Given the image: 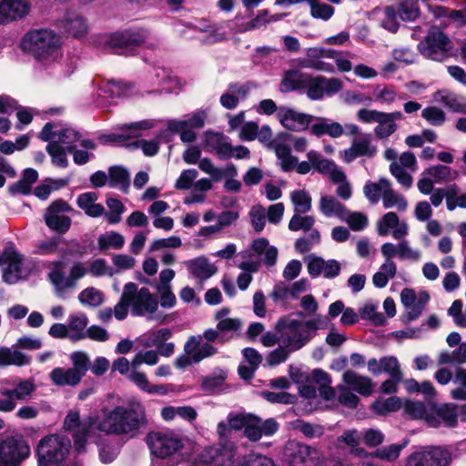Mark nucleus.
Returning <instances> with one entry per match:
<instances>
[{"label": "nucleus", "mask_w": 466, "mask_h": 466, "mask_svg": "<svg viewBox=\"0 0 466 466\" xmlns=\"http://www.w3.org/2000/svg\"><path fill=\"white\" fill-rule=\"evenodd\" d=\"M304 80V88L311 100L321 99L324 95H333L342 88V82L338 78H326L321 76H312L308 74Z\"/></svg>", "instance_id": "a211bd4d"}, {"label": "nucleus", "mask_w": 466, "mask_h": 466, "mask_svg": "<svg viewBox=\"0 0 466 466\" xmlns=\"http://www.w3.org/2000/svg\"><path fill=\"white\" fill-rule=\"evenodd\" d=\"M435 100L442 103L453 112H462L465 104L461 97L448 91H439L434 95Z\"/></svg>", "instance_id": "bf43d9fd"}, {"label": "nucleus", "mask_w": 466, "mask_h": 466, "mask_svg": "<svg viewBox=\"0 0 466 466\" xmlns=\"http://www.w3.org/2000/svg\"><path fill=\"white\" fill-rule=\"evenodd\" d=\"M30 453V446L20 433L0 439V466H20Z\"/></svg>", "instance_id": "1a4fd4ad"}, {"label": "nucleus", "mask_w": 466, "mask_h": 466, "mask_svg": "<svg viewBox=\"0 0 466 466\" xmlns=\"http://www.w3.org/2000/svg\"><path fill=\"white\" fill-rule=\"evenodd\" d=\"M431 419L440 421L436 426L444 425L449 428H453L458 423L457 405L453 403H444L437 405L434 408V414L431 415Z\"/></svg>", "instance_id": "c9c22d12"}, {"label": "nucleus", "mask_w": 466, "mask_h": 466, "mask_svg": "<svg viewBox=\"0 0 466 466\" xmlns=\"http://www.w3.org/2000/svg\"><path fill=\"white\" fill-rule=\"evenodd\" d=\"M400 242L395 245L391 242H386L381 245L380 252L385 261H393L392 258L397 257L400 260L419 261L421 258V252L418 249H413L409 241L404 238L399 239Z\"/></svg>", "instance_id": "5701e85b"}, {"label": "nucleus", "mask_w": 466, "mask_h": 466, "mask_svg": "<svg viewBox=\"0 0 466 466\" xmlns=\"http://www.w3.org/2000/svg\"><path fill=\"white\" fill-rule=\"evenodd\" d=\"M307 158L320 174L327 176L332 183H339L345 177L344 171L330 159L324 158L322 155L315 150L307 153Z\"/></svg>", "instance_id": "b1692460"}, {"label": "nucleus", "mask_w": 466, "mask_h": 466, "mask_svg": "<svg viewBox=\"0 0 466 466\" xmlns=\"http://www.w3.org/2000/svg\"><path fill=\"white\" fill-rule=\"evenodd\" d=\"M151 127H153V123L150 120L135 122L123 126L121 132L109 135L107 137L113 143H122L129 138L138 137L140 131L150 129Z\"/></svg>", "instance_id": "f704fd0d"}, {"label": "nucleus", "mask_w": 466, "mask_h": 466, "mask_svg": "<svg viewBox=\"0 0 466 466\" xmlns=\"http://www.w3.org/2000/svg\"><path fill=\"white\" fill-rule=\"evenodd\" d=\"M383 116H385V112H382V116L377 123L378 125L374 127V135L378 139L388 138L398 129L396 123H393V121Z\"/></svg>", "instance_id": "338daca9"}, {"label": "nucleus", "mask_w": 466, "mask_h": 466, "mask_svg": "<svg viewBox=\"0 0 466 466\" xmlns=\"http://www.w3.org/2000/svg\"><path fill=\"white\" fill-rule=\"evenodd\" d=\"M378 147L372 142L370 133H361L354 137L349 148L339 152L344 162L351 163L358 157L372 158L377 155Z\"/></svg>", "instance_id": "6ab92c4d"}, {"label": "nucleus", "mask_w": 466, "mask_h": 466, "mask_svg": "<svg viewBox=\"0 0 466 466\" xmlns=\"http://www.w3.org/2000/svg\"><path fill=\"white\" fill-rule=\"evenodd\" d=\"M382 205L386 209L395 208L399 211L403 212L408 208V201L403 195L396 192L392 188L391 183L382 198Z\"/></svg>", "instance_id": "864d4df0"}, {"label": "nucleus", "mask_w": 466, "mask_h": 466, "mask_svg": "<svg viewBox=\"0 0 466 466\" xmlns=\"http://www.w3.org/2000/svg\"><path fill=\"white\" fill-rule=\"evenodd\" d=\"M319 211L326 218L337 217L343 218L347 214V208L333 196H323L319 199Z\"/></svg>", "instance_id": "58836bf2"}, {"label": "nucleus", "mask_w": 466, "mask_h": 466, "mask_svg": "<svg viewBox=\"0 0 466 466\" xmlns=\"http://www.w3.org/2000/svg\"><path fill=\"white\" fill-rule=\"evenodd\" d=\"M228 373L224 370H217L212 375L201 379V389L210 394L222 390Z\"/></svg>", "instance_id": "49530a36"}, {"label": "nucleus", "mask_w": 466, "mask_h": 466, "mask_svg": "<svg viewBox=\"0 0 466 466\" xmlns=\"http://www.w3.org/2000/svg\"><path fill=\"white\" fill-rule=\"evenodd\" d=\"M198 167L205 174L211 177L213 181H219L226 177L224 188L228 192L238 193L241 189V183L235 177L238 176V170L235 165L228 164L224 168L218 167L208 157H204L199 161Z\"/></svg>", "instance_id": "2eb2a0df"}, {"label": "nucleus", "mask_w": 466, "mask_h": 466, "mask_svg": "<svg viewBox=\"0 0 466 466\" xmlns=\"http://www.w3.org/2000/svg\"><path fill=\"white\" fill-rule=\"evenodd\" d=\"M279 427V423L273 418L262 420L260 417L249 413L244 429V436L250 441H258L262 436L274 435Z\"/></svg>", "instance_id": "412c9836"}, {"label": "nucleus", "mask_w": 466, "mask_h": 466, "mask_svg": "<svg viewBox=\"0 0 466 466\" xmlns=\"http://www.w3.org/2000/svg\"><path fill=\"white\" fill-rule=\"evenodd\" d=\"M249 413L247 412H235L231 411L228 414L226 420L218 423L217 434L218 435L220 442L217 446H224L228 443H232L228 439L232 431H238L245 429Z\"/></svg>", "instance_id": "4be33fe9"}, {"label": "nucleus", "mask_w": 466, "mask_h": 466, "mask_svg": "<svg viewBox=\"0 0 466 466\" xmlns=\"http://www.w3.org/2000/svg\"><path fill=\"white\" fill-rule=\"evenodd\" d=\"M429 299L430 296L425 291L420 292L417 296L413 289H404L400 293V300L407 309V320L411 321L418 319Z\"/></svg>", "instance_id": "393cba45"}, {"label": "nucleus", "mask_w": 466, "mask_h": 466, "mask_svg": "<svg viewBox=\"0 0 466 466\" xmlns=\"http://www.w3.org/2000/svg\"><path fill=\"white\" fill-rule=\"evenodd\" d=\"M275 329L279 331L280 346L267 356L266 361L269 366L285 362L292 352L303 348L311 339L302 321L288 317L280 318Z\"/></svg>", "instance_id": "7ed1b4c3"}, {"label": "nucleus", "mask_w": 466, "mask_h": 466, "mask_svg": "<svg viewBox=\"0 0 466 466\" xmlns=\"http://www.w3.org/2000/svg\"><path fill=\"white\" fill-rule=\"evenodd\" d=\"M290 199L295 213H308L311 209V197L305 190H295L290 193Z\"/></svg>", "instance_id": "052dcab7"}, {"label": "nucleus", "mask_w": 466, "mask_h": 466, "mask_svg": "<svg viewBox=\"0 0 466 466\" xmlns=\"http://www.w3.org/2000/svg\"><path fill=\"white\" fill-rule=\"evenodd\" d=\"M70 441L53 434L43 438L37 446L38 466H60L69 453Z\"/></svg>", "instance_id": "6e6552de"}, {"label": "nucleus", "mask_w": 466, "mask_h": 466, "mask_svg": "<svg viewBox=\"0 0 466 466\" xmlns=\"http://www.w3.org/2000/svg\"><path fill=\"white\" fill-rule=\"evenodd\" d=\"M35 390L33 380H5L0 387V412H12L16 408V401L28 400Z\"/></svg>", "instance_id": "0eeeda50"}, {"label": "nucleus", "mask_w": 466, "mask_h": 466, "mask_svg": "<svg viewBox=\"0 0 466 466\" xmlns=\"http://www.w3.org/2000/svg\"><path fill=\"white\" fill-rule=\"evenodd\" d=\"M61 37L52 30L36 29L26 33L22 49L41 63H50L61 56Z\"/></svg>", "instance_id": "39448f33"}, {"label": "nucleus", "mask_w": 466, "mask_h": 466, "mask_svg": "<svg viewBox=\"0 0 466 466\" xmlns=\"http://www.w3.org/2000/svg\"><path fill=\"white\" fill-rule=\"evenodd\" d=\"M52 383L58 387H76L81 381L79 374L72 368H55L49 374Z\"/></svg>", "instance_id": "e433bc0d"}, {"label": "nucleus", "mask_w": 466, "mask_h": 466, "mask_svg": "<svg viewBox=\"0 0 466 466\" xmlns=\"http://www.w3.org/2000/svg\"><path fill=\"white\" fill-rule=\"evenodd\" d=\"M423 175L429 176L436 183L454 180L459 176L456 170H452L450 167L444 165L431 167L423 172Z\"/></svg>", "instance_id": "5fc2aeb1"}, {"label": "nucleus", "mask_w": 466, "mask_h": 466, "mask_svg": "<svg viewBox=\"0 0 466 466\" xmlns=\"http://www.w3.org/2000/svg\"><path fill=\"white\" fill-rule=\"evenodd\" d=\"M147 37L145 30L116 32L106 39L108 48L118 54H129V49L143 44Z\"/></svg>", "instance_id": "f3484780"}, {"label": "nucleus", "mask_w": 466, "mask_h": 466, "mask_svg": "<svg viewBox=\"0 0 466 466\" xmlns=\"http://www.w3.org/2000/svg\"><path fill=\"white\" fill-rule=\"evenodd\" d=\"M390 184L391 181L386 177H380L376 182L369 181L363 187V194L370 204H377L382 200Z\"/></svg>", "instance_id": "ea45409f"}, {"label": "nucleus", "mask_w": 466, "mask_h": 466, "mask_svg": "<svg viewBox=\"0 0 466 466\" xmlns=\"http://www.w3.org/2000/svg\"><path fill=\"white\" fill-rule=\"evenodd\" d=\"M342 380L344 384L352 390L364 396L370 395L374 386L372 380L369 377L360 375L351 370H346L343 373Z\"/></svg>", "instance_id": "2f4dec72"}, {"label": "nucleus", "mask_w": 466, "mask_h": 466, "mask_svg": "<svg viewBox=\"0 0 466 466\" xmlns=\"http://www.w3.org/2000/svg\"><path fill=\"white\" fill-rule=\"evenodd\" d=\"M128 379L132 382H134L140 390H142L147 393L165 395L167 392L166 387L163 385L150 384L146 374L143 372H138L134 370L128 375Z\"/></svg>", "instance_id": "de8ad7c7"}, {"label": "nucleus", "mask_w": 466, "mask_h": 466, "mask_svg": "<svg viewBox=\"0 0 466 466\" xmlns=\"http://www.w3.org/2000/svg\"><path fill=\"white\" fill-rule=\"evenodd\" d=\"M30 362L31 357L15 348H0V366H25Z\"/></svg>", "instance_id": "37998d69"}, {"label": "nucleus", "mask_w": 466, "mask_h": 466, "mask_svg": "<svg viewBox=\"0 0 466 466\" xmlns=\"http://www.w3.org/2000/svg\"><path fill=\"white\" fill-rule=\"evenodd\" d=\"M307 76L308 74H301L296 70L288 71L281 82V91L289 92L304 88V80H306Z\"/></svg>", "instance_id": "6e6d98bb"}, {"label": "nucleus", "mask_w": 466, "mask_h": 466, "mask_svg": "<svg viewBox=\"0 0 466 466\" xmlns=\"http://www.w3.org/2000/svg\"><path fill=\"white\" fill-rule=\"evenodd\" d=\"M277 117L285 128L297 132L308 128L314 118L311 115L300 113L285 106L279 108Z\"/></svg>", "instance_id": "a878e982"}, {"label": "nucleus", "mask_w": 466, "mask_h": 466, "mask_svg": "<svg viewBox=\"0 0 466 466\" xmlns=\"http://www.w3.org/2000/svg\"><path fill=\"white\" fill-rule=\"evenodd\" d=\"M417 168V159L415 155L410 151H406L399 157L398 161L390 163L389 169L398 183L408 189L413 183V178L409 171L413 173Z\"/></svg>", "instance_id": "aec40b11"}, {"label": "nucleus", "mask_w": 466, "mask_h": 466, "mask_svg": "<svg viewBox=\"0 0 466 466\" xmlns=\"http://www.w3.org/2000/svg\"><path fill=\"white\" fill-rule=\"evenodd\" d=\"M94 421L91 418L81 420L77 410H71L64 420V429L71 431L74 437V447L78 452L86 451V440L90 435Z\"/></svg>", "instance_id": "ddd939ff"}, {"label": "nucleus", "mask_w": 466, "mask_h": 466, "mask_svg": "<svg viewBox=\"0 0 466 466\" xmlns=\"http://www.w3.org/2000/svg\"><path fill=\"white\" fill-rule=\"evenodd\" d=\"M70 360L73 364L71 368L75 370L82 379L91 366L87 353L84 351H75L70 355Z\"/></svg>", "instance_id": "774afa93"}, {"label": "nucleus", "mask_w": 466, "mask_h": 466, "mask_svg": "<svg viewBox=\"0 0 466 466\" xmlns=\"http://www.w3.org/2000/svg\"><path fill=\"white\" fill-rule=\"evenodd\" d=\"M208 116L206 109H200L186 116L185 119L170 120L167 124L168 130H181L184 127L201 128L205 125Z\"/></svg>", "instance_id": "4c0bfd02"}, {"label": "nucleus", "mask_w": 466, "mask_h": 466, "mask_svg": "<svg viewBox=\"0 0 466 466\" xmlns=\"http://www.w3.org/2000/svg\"><path fill=\"white\" fill-rule=\"evenodd\" d=\"M404 410L407 414L414 419H424L429 422L430 425L436 427L440 421L431 419V415L428 414L424 403L420 401H407L404 405Z\"/></svg>", "instance_id": "4d7b16f0"}, {"label": "nucleus", "mask_w": 466, "mask_h": 466, "mask_svg": "<svg viewBox=\"0 0 466 466\" xmlns=\"http://www.w3.org/2000/svg\"><path fill=\"white\" fill-rule=\"evenodd\" d=\"M189 273L195 279L203 281L217 272V267L205 257H198L184 262Z\"/></svg>", "instance_id": "7c9ffc66"}, {"label": "nucleus", "mask_w": 466, "mask_h": 466, "mask_svg": "<svg viewBox=\"0 0 466 466\" xmlns=\"http://www.w3.org/2000/svg\"><path fill=\"white\" fill-rule=\"evenodd\" d=\"M128 311L133 317H145L160 324L167 322V315L158 309V297L146 287L139 288L134 282L124 285L118 302L114 307V316L118 320L125 319Z\"/></svg>", "instance_id": "f257e3e1"}, {"label": "nucleus", "mask_w": 466, "mask_h": 466, "mask_svg": "<svg viewBox=\"0 0 466 466\" xmlns=\"http://www.w3.org/2000/svg\"><path fill=\"white\" fill-rule=\"evenodd\" d=\"M206 145L210 152H215L220 159L233 157L232 145L228 137L221 133H208Z\"/></svg>", "instance_id": "c756f323"}, {"label": "nucleus", "mask_w": 466, "mask_h": 466, "mask_svg": "<svg viewBox=\"0 0 466 466\" xmlns=\"http://www.w3.org/2000/svg\"><path fill=\"white\" fill-rule=\"evenodd\" d=\"M98 248L100 250H106L109 248H121L125 244V238L117 232L111 231L100 235L97 239Z\"/></svg>", "instance_id": "680f3d73"}, {"label": "nucleus", "mask_w": 466, "mask_h": 466, "mask_svg": "<svg viewBox=\"0 0 466 466\" xmlns=\"http://www.w3.org/2000/svg\"><path fill=\"white\" fill-rule=\"evenodd\" d=\"M30 10L28 0H3L0 3V23L5 24L24 17Z\"/></svg>", "instance_id": "c85d7f7f"}, {"label": "nucleus", "mask_w": 466, "mask_h": 466, "mask_svg": "<svg viewBox=\"0 0 466 466\" xmlns=\"http://www.w3.org/2000/svg\"><path fill=\"white\" fill-rule=\"evenodd\" d=\"M147 443L153 455L165 459L185 449L189 439L178 431L167 430L150 432Z\"/></svg>", "instance_id": "423d86ee"}, {"label": "nucleus", "mask_w": 466, "mask_h": 466, "mask_svg": "<svg viewBox=\"0 0 466 466\" xmlns=\"http://www.w3.org/2000/svg\"><path fill=\"white\" fill-rule=\"evenodd\" d=\"M74 211L73 208L65 200H55L45 212V222L51 230L58 234H65L69 230L72 220L64 213Z\"/></svg>", "instance_id": "dca6fc26"}, {"label": "nucleus", "mask_w": 466, "mask_h": 466, "mask_svg": "<svg viewBox=\"0 0 466 466\" xmlns=\"http://www.w3.org/2000/svg\"><path fill=\"white\" fill-rule=\"evenodd\" d=\"M394 239H402L408 235L409 228L405 222H400L394 212L386 213L377 223V232L380 236L390 233Z\"/></svg>", "instance_id": "cd10ccee"}, {"label": "nucleus", "mask_w": 466, "mask_h": 466, "mask_svg": "<svg viewBox=\"0 0 466 466\" xmlns=\"http://www.w3.org/2000/svg\"><path fill=\"white\" fill-rule=\"evenodd\" d=\"M64 24L66 31L74 37H80L87 32L86 20L76 14L68 15Z\"/></svg>", "instance_id": "603ef678"}, {"label": "nucleus", "mask_w": 466, "mask_h": 466, "mask_svg": "<svg viewBox=\"0 0 466 466\" xmlns=\"http://www.w3.org/2000/svg\"><path fill=\"white\" fill-rule=\"evenodd\" d=\"M55 142L58 145H66V147L68 146H79L85 149L90 150H94L96 147V144L92 140L82 138V136L78 131L69 127L58 130L57 138Z\"/></svg>", "instance_id": "473e14b6"}, {"label": "nucleus", "mask_w": 466, "mask_h": 466, "mask_svg": "<svg viewBox=\"0 0 466 466\" xmlns=\"http://www.w3.org/2000/svg\"><path fill=\"white\" fill-rule=\"evenodd\" d=\"M399 16L404 21H413L420 15L419 0H403L399 5Z\"/></svg>", "instance_id": "69168bd1"}, {"label": "nucleus", "mask_w": 466, "mask_h": 466, "mask_svg": "<svg viewBox=\"0 0 466 466\" xmlns=\"http://www.w3.org/2000/svg\"><path fill=\"white\" fill-rule=\"evenodd\" d=\"M217 351V348L211 344L202 343V336H191L184 345L185 355L178 357L175 364L178 369H185L215 355Z\"/></svg>", "instance_id": "f8f14e48"}, {"label": "nucleus", "mask_w": 466, "mask_h": 466, "mask_svg": "<svg viewBox=\"0 0 466 466\" xmlns=\"http://www.w3.org/2000/svg\"><path fill=\"white\" fill-rule=\"evenodd\" d=\"M274 150L277 157L280 161V167L283 171L289 172L297 166L298 158L290 154V148L284 144H276Z\"/></svg>", "instance_id": "13d9d810"}, {"label": "nucleus", "mask_w": 466, "mask_h": 466, "mask_svg": "<svg viewBox=\"0 0 466 466\" xmlns=\"http://www.w3.org/2000/svg\"><path fill=\"white\" fill-rule=\"evenodd\" d=\"M310 15L315 19H320L323 21H328L330 19L334 13L335 9L333 6L321 2L320 0H312L309 5Z\"/></svg>", "instance_id": "e2e57ef3"}, {"label": "nucleus", "mask_w": 466, "mask_h": 466, "mask_svg": "<svg viewBox=\"0 0 466 466\" xmlns=\"http://www.w3.org/2000/svg\"><path fill=\"white\" fill-rule=\"evenodd\" d=\"M237 447L232 443L224 446H209L198 454L187 466H276L264 455L252 453L236 458Z\"/></svg>", "instance_id": "20e7f679"}, {"label": "nucleus", "mask_w": 466, "mask_h": 466, "mask_svg": "<svg viewBox=\"0 0 466 466\" xmlns=\"http://www.w3.org/2000/svg\"><path fill=\"white\" fill-rule=\"evenodd\" d=\"M401 401L398 397H390L386 400H379L375 401L371 408L373 411L379 415H385L400 410Z\"/></svg>", "instance_id": "0e129e2a"}, {"label": "nucleus", "mask_w": 466, "mask_h": 466, "mask_svg": "<svg viewBox=\"0 0 466 466\" xmlns=\"http://www.w3.org/2000/svg\"><path fill=\"white\" fill-rule=\"evenodd\" d=\"M284 454L289 466H319L320 460L317 449L296 441L286 443Z\"/></svg>", "instance_id": "4468645a"}, {"label": "nucleus", "mask_w": 466, "mask_h": 466, "mask_svg": "<svg viewBox=\"0 0 466 466\" xmlns=\"http://www.w3.org/2000/svg\"><path fill=\"white\" fill-rule=\"evenodd\" d=\"M466 363V342H462L453 351L444 350L438 356L439 365H461Z\"/></svg>", "instance_id": "8fccbe9b"}, {"label": "nucleus", "mask_w": 466, "mask_h": 466, "mask_svg": "<svg viewBox=\"0 0 466 466\" xmlns=\"http://www.w3.org/2000/svg\"><path fill=\"white\" fill-rule=\"evenodd\" d=\"M108 185L113 188H119L127 193L130 186V175L122 166H114L108 169Z\"/></svg>", "instance_id": "c03bdc74"}, {"label": "nucleus", "mask_w": 466, "mask_h": 466, "mask_svg": "<svg viewBox=\"0 0 466 466\" xmlns=\"http://www.w3.org/2000/svg\"><path fill=\"white\" fill-rule=\"evenodd\" d=\"M146 424L145 410L140 403H136L130 407L116 406L111 410H105L96 429L106 434L134 438Z\"/></svg>", "instance_id": "f03ea898"}, {"label": "nucleus", "mask_w": 466, "mask_h": 466, "mask_svg": "<svg viewBox=\"0 0 466 466\" xmlns=\"http://www.w3.org/2000/svg\"><path fill=\"white\" fill-rule=\"evenodd\" d=\"M452 452L447 446L430 445L410 453L406 466H450Z\"/></svg>", "instance_id": "9d476101"}, {"label": "nucleus", "mask_w": 466, "mask_h": 466, "mask_svg": "<svg viewBox=\"0 0 466 466\" xmlns=\"http://www.w3.org/2000/svg\"><path fill=\"white\" fill-rule=\"evenodd\" d=\"M397 274V265L394 261H384L380 269L373 275L372 283L376 288H385L390 279Z\"/></svg>", "instance_id": "09e8293b"}, {"label": "nucleus", "mask_w": 466, "mask_h": 466, "mask_svg": "<svg viewBox=\"0 0 466 466\" xmlns=\"http://www.w3.org/2000/svg\"><path fill=\"white\" fill-rule=\"evenodd\" d=\"M373 100L385 106H390L398 99L397 90L390 85H378L373 89Z\"/></svg>", "instance_id": "3c124183"}, {"label": "nucleus", "mask_w": 466, "mask_h": 466, "mask_svg": "<svg viewBox=\"0 0 466 466\" xmlns=\"http://www.w3.org/2000/svg\"><path fill=\"white\" fill-rule=\"evenodd\" d=\"M343 127L335 121L326 118H319L317 123L310 127V132L317 136L329 135L331 137H339L343 134Z\"/></svg>", "instance_id": "a18cd8bd"}, {"label": "nucleus", "mask_w": 466, "mask_h": 466, "mask_svg": "<svg viewBox=\"0 0 466 466\" xmlns=\"http://www.w3.org/2000/svg\"><path fill=\"white\" fill-rule=\"evenodd\" d=\"M88 325V318L85 313L78 312L71 314L68 317V329L71 333L70 339L78 341L86 338V327Z\"/></svg>", "instance_id": "79ce46f5"}, {"label": "nucleus", "mask_w": 466, "mask_h": 466, "mask_svg": "<svg viewBox=\"0 0 466 466\" xmlns=\"http://www.w3.org/2000/svg\"><path fill=\"white\" fill-rule=\"evenodd\" d=\"M98 196L96 192H85L80 194L76 198L77 207L90 218H98L104 215L105 208L103 205L96 203Z\"/></svg>", "instance_id": "72a5a7b5"}, {"label": "nucleus", "mask_w": 466, "mask_h": 466, "mask_svg": "<svg viewBox=\"0 0 466 466\" xmlns=\"http://www.w3.org/2000/svg\"><path fill=\"white\" fill-rule=\"evenodd\" d=\"M24 257L15 250L13 259H8L3 270V280L9 285L17 283L23 279Z\"/></svg>", "instance_id": "a19ab883"}, {"label": "nucleus", "mask_w": 466, "mask_h": 466, "mask_svg": "<svg viewBox=\"0 0 466 466\" xmlns=\"http://www.w3.org/2000/svg\"><path fill=\"white\" fill-rule=\"evenodd\" d=\"M54 268L49 271L47 278L54 286L56 295L63 299L68 297L69 292L76 286L70 276H66L62 270L63 262L56 261Z\"/></svg>", "instance_id": "bb28decb"}, {"label": "nucleus", "mask_w": 466, "mask_h": 466, "mask_svg": "<svg viewBox=\"0 0 466 466\" xmlns=\"http://www.w3.org/2000/svg\"><path fill=\"white\" fill-rule=\"evenodd\" d=\"M451 48V40L437 28H432L418 45V49L424 57L438 62L446 59Z\"/></svg>", "instance_id": "9b49d317"}]
</instances>
